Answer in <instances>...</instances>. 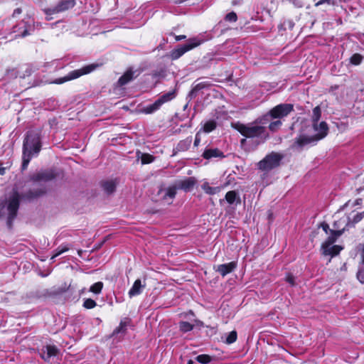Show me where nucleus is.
I'll return each instance as SVG.
<instances>
[{
	"mask_svg": "<svg viewBox=\"0 0 364 364\" xmlns=\"http://www.w3.org/2000/svg\"><path fill=\"white\" fill-rule=\"evenodd\" d=\"M321 109L319 107H316L313 109L312 114V129L314 132V134H300L296 138L295 144L299 147H303L307 144L316 143L318 141L323 139L328 134V127L325 122L318 121L321 117Z\"/></svg>",
	"mask_w": 364,
	"mask_h": 364,
	"instance_id": "1",
	"label": "nucleus"
},
{
	"mask_svg": "<svg viewBox=\"0 0 364 364\" xmlns=\"http://www.w3.org/2000/svg\"><path fill=\"white\" fill-rule=\"evenodd\" d=\"M41 148V143L39 134L34 131L28 132L23 145V170L27 168L31 158L38 154Z\"/></svg>",
	"mask_w": 364,
	"mask_h": 364,
	"instance_id": "2",
	"label": "nucleus"
},
{
	"mask_svg": "<svg viewBox=\"0 0 364 364\" xmlns=\"http://www.w3.org/2000/svg\"><path fill=\"white\" fill-rule=\"evenodd\" d=\"M54 177L55 174L51 170L41 171L34 173L31 178L34 187L28 192L27 198L33 199L43 195L46 192L43 183L51 181Z\"/></svg>",
	"mask_w": 364,
	"mask_h": 364,
	"instance_id": "3",
	"label": "nucleus"
},
{
	"mask_svg": "<svg viewBox=\"0 0 364 364\" xmlns=\"http://www.w3.org/2000/svg\"><path fill=\"white\" fill-rule=\"evenodd\" d=\"M234 127L246 138H257L259 141H264L268 136L265 127L255 123L248 124L237 123Z\"/></svg>",
	"mask_w": 364,
	"mask_h": 364,
	"instance_id": "4",
	"label": "nucleus"
},
{
	"mask_svg": "<svg viewBox=\"0 0 364 364\" xmlns=\"http://www.w3.org/2000/svg\"><path fill=\"white\" fill-rule=\"evenodd\" d=\"M99 67L97 63H92L82 67L80 69L74 70L70 72L67 75L63 77H59L53 81L55 84H63L65 82L73 80L80 77L83 75H87L95 70Z\"/></svg>",
	"mask_w": 364,
	"mask_h": 364,
	"instance_id": "5",
	"label": "nucleus"
},
{
	"mask_svg": "<svg viewBox=\"0 0 364 364\" xmlns=\"http://www.w3.org/2000/svg\"><path fill=\"white\" fill-rule=\"evenodd\" d=\"M206 40L202 36H198L195 38H192L188 40L186 43L175 49L171 53L172 59H178L182 56L185 53L193 49L194 48L200 46Z\"/></svg>",
	"mask_w": 364,
	"mask_h": 364,
	"instance_id": "6",
	"label": "nucleus"
},
{
	"mask_svg": "<svg viewBox=\"0 0 364 364\" xmlns=\"http://www.w3.org/2000/svg\"><path fill=\"white\" fill-rule=\"evenodd\" d=\"M282 159V156L278 153L272 152L267 155L258 163L259 169L264 171H269L277 167Z\"/></svg>",
	"mask_w": 364,
	"mask_h": 364,
	"instance_id": "7",
	"label": "nucleus"
},
{
	"mask_svg": "<svg viewBox=\"0 0 364 364\" xmlns=\"http://www.w3.org/2000/svg\"><path fill=\"white\" fill-rule=\"evenodd\" d=\"M75 5V0H61L57 5L43 9L45 14L47 16L46 20L51 19L50 16L65 11Z\"/></svg>",
	"mask_w": 364,
	"mask_h": 364,
	"instance_id": "8",
	"label": "nucleus"
},
{
	"mask_svg": "<svg viewBox=\"0 0 364 364\" xmlns=\"http://www.w3.org/2000/svg\"><path fill=\"white\" fill-rule=\"evenodd\" d=\"M293 110V105L291 104H280L269 111V115L265 118L271 117L279 119L287 116Z\"/></svg>",
	"mask_w": 364,
	"mask_h": 364,
	"instance_id": "9",
	"label": "nucleus"
},
{
	"mask_svg": "<svg viewBox=\"0 0 364 364\" xmlns=\"http://www.w3.org/2000/svg\"><path fill=\"white\" fill-rule=\"evenodd\" d=\"M19 195L17 192H14L13 195L9 199L8 204V225L10 226L13 220L16 218V213L19 207Z\"/></svg>",
	"mask_w": 364,
	"mask_h": 364,
	"instance_id": "10",
	"label": "nucleus"
},
{
	"mask_svg": "<svg viewBox=\"0 0 364 364\" xmlns=\"http://www.w3.org/2000/svg\"><path fill=\"white\" fill-rule=\"evenodd\" d=\"M196 181L193 177H188L185 179L176 181L178 189L183 190L186 192L191 191L196 185Z\"/></svg>",
	"mask_w": 364,
	"mask_h": 364,
	"instance_id": "11",
	"label": "nucleus"
},
{
	"mask_svg": "<svg viewBox=\"0 0 364 364\" xmlns=\"http://www.w3.org/2000/svg\"><path fill=\"white\" fill-rule=\"evenodd\" d=\"M146 287L145 281L144 282H141V279H136L131 289L129 290L128 295L130 298L134 297L135 296L139 295L143 289Z\"/></svg>",
	"mask_w": 364,
	"mask_h": 364,
	"instance_id": "12",
	"label": "nucleus"
},
{
	"mask_svg": "<svg viewBox=\"0 0 364 364\" xmlns=\"http://www.w3.org/2000/svg\"><path fill=\"white\" fill-rule=\"evenodd\" d=\"M321 250L323 255H331V257H333L339 254V252L342 250V247L338 245H333V244L328 245H322Z\"/></svg>",
	"mask_w": 364,
	"mask_h": 364,
	"instance_id": "13",
	"label": "nucleus"
},
{
	"mask_svg": "<svg viewBox=\"0 0 364 364\" xmlns=\"http://www.w3.org/2000/svg\"><path fill=\"white\" fill-rule=\"evenodd\" d=\"M236 268V263L231 262L227 264H220L216 267V271L218 272L223 277L226 276L228 274L232 272Z\"/></svg>",
	"mask_w": 364,
	"mask_h": 364,
	"instance_id": "14",
	"label": "nucleus"
},
{
	"mask_svg": "<svg viewBox=\"0 0 364 364\" xmlns=\"http://www.w3.org/2000/svg\"><path fill=\"white\" fill-rule=\"evenodd\" d=\"M137 71H133L132 69H129L127 70L123 75H122L119 80L118 84L120 86L125 85L129 82H130L132 80H133L134 77H136L138 75V73L136 74Z\"/></svg>",
	"mask_w": 364,
	"mask_h": 364,
	"instance_id": "15",
	"label": "nucleus"
},
{
	"mask_svg": "<svg viewBox=\"0 0 364 364\" xmlns=\"http://www.w3.org/2000/svg\"><path fill=\"white\" fill-rule=\"evenodd\" d=\"M225 200L230 205H240L241 199L240 195L235 191H230L225 194Z\"/></svg>",
	"mask_w": 364,
	"mask_h": 364,
	"instance_id": "16",
	"label": "nucleus"
},
{
	"mask_svg": "<svg viewBox=\"0 0 364 364\" xmlns=\"http://www.w3.org/2000/svg\"><path fill=\"white\" fill-rule=\"evenodd\" d=\"M203 157L205 159L212 158L224 157L223 153L218 149H206L203 153Z\"/></svg>",
	"mask_w": 364,
	"mask_h": 364,
	"instance_id": "17",
	"label": "nucleus"
},
{
	"mask_svg": "<svg viewBox=\"0 0 364 364\" xmlns=\"http://www.w3.org/2000/svg\"><path fill=\"white\" fill-rule=\"evenodd\" d=\"M346 229V228L344 227L341 230H331V235L328 236L327 240L322 245H333L336 242V239L343 233Z\"/></svg>",
	"mask_w": 364,
	"mask_h": 364,
	"instance_id": "18",
	"label": "nucleus"
},
{
	"mask_svg": "<svg viewBox=\"0 0 364 364\" xmlns=\"http://www.w3.org/2000/svg\"><path fill=\"white\" fill-rule=\"evenodd\" d=\"M58 349L55 346H46L45 347V350H43V354L42 355V358L48 361L51 357L55 356L58 354Z\"/></svg>",
	"mask_w": 364,
	"mask_h": 364,
	"instance_id": "19",
	"label": "nucleus"
},
{
	"mask_svg": "<svg viewBox=\"0 0 364 364\" xmlns=\"http://www.w3.org/2000/svg\"><path fill=\"white\" fill-rule=\"evenodd\" d=\"M208 85V84L206 82H202L195 85L190 91L188 97L191 99L195 98L198 95V92L206 87Z\"/></svg>",
	"mask_w": 364,
	"mask_h": 364,
	"instance_id": "20",
	"label": "nucleus"
},
{
	"mask_svg": "<svg viewBox=\"0 0 364 364\" xmlns=\"http://www.w3.org/2000/svg\"><path fill=\"white\" fill-rule=\"evenodd\" d=\"M117 183L114 181L110 180L105 181L102 183V186L105 192L107 194H112L115 191Z\"/></svg>",
	"mask_w": 364,
	"mask_h": 364,
	"instance_id": "21",
	"label": "nucleus"
},
{
	"mask_svg": "<svg viewBox=\"0 0 364 364\" xmlns=\"http://www.w3.org/2000/svg\"><path fill=\"white\" fill-rule=\"evenodd\" d=\"M161 106V102L157 99L153 104L146 106L144 108V112L146 114H152L159 109Z\"/></svg>",
	"mask_w": 364,
	"mask_h": 364,
	"instance_id": "22",
	"label": "nucleus"
},
{
	"mask_svg": "<svg viewBox=\"0 0 364 364\" xmlns=\"http://www.w3.org/2000/svg\"><path fill=\"white\" fill-rule=\"evenodd\" d=\"M161 106V102L157 99L153 104L146 106L144 108V112L146 114H152L159 109Z\"/></svg>",
	"mask_w": 364,
	"mask_h": 364,
	"instance_id": "23",
	"label": "nucleus"
},
{
	"mask_svg": "<svg viewBox=\"0 0 364 364\" xmlns=\"http://www.w3.org/2000/svg\"><path fill=\"white\" fill-rule=\"evenodd\" d=\"M201 188L204 192L208 195H215L220 191V188L219 186L212 187L207 182L203 183Z\"/></svg>",
	"mask_w": 364,
	"mask_h": 364,
	"instance_id": "24",
	"label": "nucleus"
},
{
	"mask_svg": "<svg viewBox=\"0 0 364 364\" xmlns=\"http://www.w3.org/2000/svg\"><path fill=\"white\" fill-rule=\"evenodd\" d=\"M363 218H364V210L361 213H358L352 220H350V218H347L346 228L354 226L356 223L362 220Z\"/></svg>",
	"mask_w": 364,
	"mask_h": 364,
	"instance_id": "25",
	"label": "nucleus"
},
{
	"mask_svg": "<svg viewBox=\"0 0 364 364\" xmlns=\"http://www.w3.org/2000/svg\"><path fill=\"white\" fill-rule=\"evenodd\" d=\"M138 158L140 157L142 164H148L154 161L155 157L149 154H142L140 151L136 152Z\"/></svg>",
	"mask_w": 364,
	"mask_h": 364,
	"instance_id": "26",
	"label": "nucleus"
},
{
	"mask_svg": "<svg viewBox=\"0 0 364 364\" xmlns=\"http://www.w3.org/2000/svg\"><path fill=\"white\" fill-rule=\"evenodd\" d=\"M176 96V91L172 90L162 95L158 100L161 102V105H164V103L168 102L174 99Z\"/></svg>",
	"mask_w": 364,
	"mask_h": 364,
	"instance_id": "27",
	"label": "nucleus"
},
{
	"mask_svg": "<svg viewBox=\"0 0 364 364\" xmlns=\"http://www.w3.org/2000/svg\"><path fill=\"white\" fill-rule=\"evenodd\" d=\"M176 189H178V188L176 187V183L173 186H171L166 188L164 195V198L166 199L167 198H169L171 200L174 198L176 194Z\"/></svg>",
	"mask_w": 364,
	"mask_h": 364,
	"instance_id": "28",
	"label": "nucleus"
},
{
	"mask_svg": "<svg viewBox=\"0 0 364 364\" xmlns=\"http://www.w3.org/2000/svg\"><path fill=\"white\" fill-rule=\"evenodd\" d=\"M216 128V122L214 120L206 122L203 127V130L205 133H209Z\"/></svg>",
	"mask_w": 364,
	"mask_h": 364,
	"instance_id": "29",
	"label": "nucleus"
},
{
	"mask_svg": "<svg viewBox=\"0 0 364 364\" xmlns=\"http://www.w3.org/2000/svg\"><path fill=\"white\" fill-rule=\"evenodd\" d=\"M192 139L191 137H188L186 139L181 141L178 146L179 150H186L187 149L191 144Z\"/></svg>",
	"mask_w": 364,
	"mask_h": 364,
	"instance_id": "30",
	"label": "nucleus"
},
{
	"mask_svg": "<svg viewBox=\"0 0 364 364\" xmlns=\"http://www.w3.org/2000/svg\"><path fill=\"white\" fill-rule=\"evenodd\" d=\"M103 288V283L102 282H97L92 284L90 288V291L94 294H99Z\"/></svg>",
	"mask_w": 364,
	"mask_h": 364,
	"instance_id": "31",
	"label": "nucleus"
},
{
	"mask_svg": "<svg viewBox=\"0 0 364 364\" xmlns=\"http://www.w3.org/2000/svg\"><path fill=\"white\" fill-rule=\"evenodd\" d=\"M196 360L200 363H202V364H208L213 359H212V357H210V355H206V354H201V355H198L196 358Z\"/></svg>",
	"mask_w": 364,
	"mask_h": 364,
	"instance_id": "32",
	"label": "nucleus"
},
{
	"mask_svg": "<svg viewBox=\"0 0 364 364\" xmlns=\"http://www.w3.org/2000/svg\"><path fill=\"white\" fill-rule=\"evenodd\" d=\"M363 56L359 53L353 54L350 58V63L353 65H358L361 63Z\"/></svg>",
	"mask_w": 364,
	"mask_h": 364,
	"instance_id": "33",
	"label": "nucleus"
},
{
	"mask_svg": "<svg viewBox=\"0 0 364 364\" xmlns=\"http://www.w3.org/2000/svg\"><path fill=\"white\" fill-rule=\"evenodd\" d=\"M180 330L183 332L191 331L193 328V325L188 321H181L179 323Z\"/></svg>",
	"mask_w": 364,
	"mask_h": 364,
	"instance_id": "34",
	"label": "nucleus"
},
{
	"mask_svg": "<svg viewBox=\"0 0 364 364\" xmlns=\"http://www.w3.org/2000/svg\"><path fill=\"white\" fill-rule=\"evenodd\" d=\"M69 247L66 245H61L56 250L55 253L51 257L50 260L54 261L55 258L60 255L61 254L67 252Z\"/></svg>",
	"mask_w": 364,
	"mask_h": 364,
	"instance_id": "35",
	"label": "nucleus"
},
{
	"mask_svg": "<svg viewBox=\"0 0 364 364\" xmlns=\"http://www.w3.org/2000/svg\"><path fill=\"white\" fill-rule=\"evenodd\" d=\"M237 332L235 331H232L230 332L226 338V343L231 344L236 341L237 340Z\"/></svg>",
	"mask_w": 364,
	"mask_h": 364,
	"instance_id": "36",
	"label": "nucleus"
},
{
	"mask_svg": "<svg viewBox=\"0 0 364 364\" xmlns=\"http://www.w3.org/2000/svg\"><path fill=\"white\" fill-rule=\"evenodd\" d=\"M282 121L280 119H277L276 121H274L271 122L269 125V129L272 132H276L279 129V127L282 126Z\"/></svg>",
	"mask_w": 364,
	"mask_h": 364,
	"instance_id": "37",
	"label": "nucleus"
},
{
	"mask_svg": "<svg viewBox=\"0 0 364 364\" xmlns=\"http://www.w3.org/2000/svg\"><path fill=\"white\" fill-rule=\"evenodd\" d=\"M96 305V302L92 299H85L83 304V306L87 309H93Z\"/></svg>",
	"mask_w": 364,
	"mask_h": 364,
	"instance_id": "38",
	"label": "nucleus"
},
{
	"mask_svg": "<svg viewBox=\"0 0 364 364\" xmlns=\"http://www.w3.org/2000/svg\"><path fill=\"white\" fill-rule=\"evenodd\" d=\"M225 19L227 21L235 22L237 20V16L235 12L232 11L225 16Z\"/></svg>",
	"mask_w": 364,
	"mask_h": 364,
	"instance_id": "39",
	"label": "nucleus"
},
{
	"mask_svg": "<svg viewBox=\"0 0 364 364\" xmlns=\"http://www.w3.org/2000/svg\"><path fill=\"white\" fill-rule=\"evenodd\" d=\"M127 324V321H121L119 326L114 331V333H119L124 331L126 329Z\"/></svg>",
	"mask_w": 364,
	"mask_h": 364,
	"instance_id": "40",
	"label": "nucleus"
},
{
	"mask_svg": "<svg viewBox=\"0 0 364 364\" xmlns=\"http://www.w3.org/2000/svg\"><path fill=\"white\" fill-rule=\"evenodd\" d=\"M285 280L291 286H294L296 284V283H295V277L292 274H291L289 273L287 274Z\"/></svg>",
	"mask_w": 364,
	"mask_h": 364,
	"instance_id": "41",
	"label": "nucleus"
},
{
	"mask_svg": "<svg viewBox=\"0 0 364 364\" xmlns=\"http://www.w3.org/2000/svg\"><path fill=\"white\" fill-rule=\"evenodd\" d=\"M358 279L363 284H364V270L360 269L357 273Z\"/></svg>",
	"mask_w": 364,
	"mask_h": 364,
	"instance_id": "42",
	"label": "nucleus"
},
{
	"mask_svg": "<svg viewBox=\"0 0 364 364\" xmlns=\"http://www.w3.org/2000/svg\"><path fill=\"white\" fill-rule=\"evenodd\" d=\"M334 4V0H319L316 3V6H319V5H321V4Z\"/></svg>",
	"mask_w": 364,
	"mask_h": 364,
	"instance_id": "43",
	"label": "nucleus"
},
{
	"mask_svg": "<svg viewBox=\"0 0 364 364\" xmlns=\"http://www.w3.org/2000/svg\"><path fill=\"white\" fill-rule=\"evenodd\" d=\"M200 139L199 136V134L198 133L196 135V138H195V141H194V146H198V144H200Z\"/></svg>",
	"mask_w": 364,
	"mask_h": 364,
	"instance_id": "44",
	"label": "nucleus"
},
{
	"mask_svg": "<svg viewBox=\"0 0 364 364\" xmlns=\"http://www.w3.org/2000/svg\"><path fill=\"white\" fill-rule=\"evenodd\" d=\"M186 36L185 35H180V36H175V39L177 41H181V40H183V39H186Z\"/></svg>",
	"mask_w": 364,
	"mask_h": 364,
	"instance_id": "45",
	"label": "nucleus"
},
{
	"mask_svg": "<svg viewBox=\"0 0 364 364\" xmlns=\"http://www.w3.org/2000/svg\"><path fill=\"white\" fill-rule=\"evenodd\" d=\"M321 227H322L323 230L326 232V233H328V231L329 230L328 225L326 223H323L321 225Z\"/></svg>",
	"mask_w": 364,
	"mask_h": 364,
	"instance_id": "46",
	"label": "nucleus"
},
{
	"mask_svg": "<svg viewBox=\"0 0 364 364\" xmlns=\"http://www.w3.org/2000/svg\"><path fill=\"white\" fill-rule=\"evenodd\" d=\"M363 200L361 198L356 199L353 203V206L360 205L362 204Z\"/></svg>",
	"mask_w": 364,
	"mask_h": 364,
	"instance_id": "47",
	"label": "nucleus"
},
{
	"mask_svg": "<svg viewBox=\"0 0 364 364\" xmlns=\"http://www.w3.org/2000/svg\"><path fill=\"white\" fill-rule=\"evenodd\" d=\"M360 256H361V259H362V263L364 264V245L362 247Z\"/></svg>",
	"mask_w": 364,
	"mask_h": 364,
	"instance_id": "48",
	"label": "nucleus"
},
{
	"mask_svg": "<svg viewBox=\"0 0 364 364\" xmlns=\"http://www.w3.org/2000/svg\"><path fill=\"white\" fill-rule=\"evenodd\" d=\"M30 33L28 31L27 29H25L23 33L21 34V37H26V36L29 35Z\"/></svg>",
	"mask_w": 364,
	"mask_h": 364,
	"instance_id": "49",
	"label": "nucleus"
},
{
	"mask_svg": "<svg viewBox=\"0 0 364 364\" xmlns=\"http://www.w3.org/2000/svg\"><path fill=\"white\" fill-rule=\"evenodd\" d=\"M21 13V9L18 8L14 10L13 15L16 16L17 14H20Z\"/></svg>",
	"mask_w": 364,
	"mask_h": 364,
	"instance_id": "50",
	"label": "nucleus"
},
{
	"mask_svg": "<svg viewBox=\"0 0 364 364\" xmlns=\"http://www.w3.org/2000/svg\"><path fill=\"white\" fill-rule=\"evenodd\" d=\"M6 172V168L0 166V175L3 176L5 174Z\"/></svg>",
	"mask_w": 364,
	"mask_h": 364,
	"instance_id": "51",
	"label": "nucleus"
},
{
	"mask_svg": "<svg viewBox=\"0 0 364 364\" xmlns=\"http://www.w3.org/2000/svg\"><path fill=\"white\" fill-rule=\"evenodd\" d=\"M349 203H350V200H348L346 203H345L343 208L347 207Z\"/></svg>",
	"mask_w": 364,
	"mask_h": 364,
	"instance_id": "52",
	"label": "nucleus"
},
{
	"mask_svg": "<svg viewBox=\"0 0 364 364\" xmlns=\"http://www.w3.org/2000/svg\"><path fill=\"white\" fill-rule=\"evenodd\" d=\"M183 2V0H178V1H176V4H181Z\"/></svg>",
	"mask_w": 364,
	"mask_h": 364,
	"instance_id": "53",
	"label": "nucleus"
},
{
	"mask_svg": "<svg viewBox=\"0 0 364 364\" xmlns=\"http://www.w3.org/2000/svg\"><path fill=\"white\" fill-rule=\"evenodd\" d=\"M245 141H246V139H241V141H240V142H241V144H244L245 143Z\"/></svg>",
	"mask_w": 364,
	"mask_h": 364,
	"instance_id": "54",
	"label": "nucleus"
},
{
	"mask_svg": "<svg viewBox=\"0 0 364 364\" xmlns=\"http://www.w3.org/2000/svg\"><path fill=\"white\" fill-rule=\"evenodd\" d=\"M334 227L336 228H338V226L337 225V222H335L334 223Z\"/></svg>",
	"mask_w": 364,
	"mask_h": 364,
	"instance_id": "55",
	"label": "nucleus"
},
{
	"mask_svg": "<svg viewBox=\"0 0 364 364\" xmlns=\"http://www.w3.org/2000/svg\"><path fill=\"white\" fill-rule=\"evenodd\" d=\"M188 364H192V360H189Z\"/></svg>",
	"mask_w": 364,
	"mask_h": 364,
	"instance_id": "56",
	"label": "nucleus"
}]
</instances>
